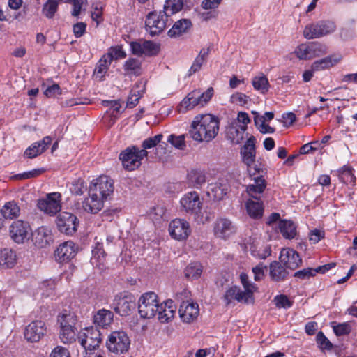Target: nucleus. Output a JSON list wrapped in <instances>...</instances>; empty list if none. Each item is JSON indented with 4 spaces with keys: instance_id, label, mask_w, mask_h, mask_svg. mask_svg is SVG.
Masks as SVG:
<instances>
[{
    "instance_id": "f257e3e1",
    "label": "nucleus",
    "mask_w": 357,
    "mask_h": 357,
    "mask_svg": "<svg viewBox=\"0 0 357 357\" xmlns=\"http://www.w3.org/2000/svg\"><path fill=\"white\" fill-rule=\"evenodd\" d=\"M220 130V121L211 114L196 116L190 125L188 135L198 143H208L218 135Z\"/></svg>"
},
{
    "instance_id": "f03ea898",
    "label": "nucleus",
    "mask_w": 357,
    "mask_h": 357,
    "mask_svg": "<svg viewBox=\"0 0 357 357\" xmlns=\"http://www.w3.org/2000/svg\"><path fill=\"white\" fill-rule=\"evenodd\" d=\"M213 89L209 87L206 91L202 92L199 89L190 92L181 102L178 105L180 112H185L191 110L195 107H204L210 101L213 96Z\"/></svg>"
},
{
    "instance_id": "7ed1b4c3",
    "label": "nucleus",
    "mask_w": 357,
    "mask_h": 357,
    "mask_svg": "<svg viewBox=\"0 0 357 357\" xmlns=\"http://www.w3.org/2000/svg\"><path fill=\"white\" fill-rule=\"evenodd\" d=\"M148 151L132 146L123 150L119 154L123 168L128 171H134L142 165V160L148 156Z\"/></svg>"
},
{
    "instance_id": "20e7f679",
    "label": "nucleus",
    "mask_w": 357,
    "mask_h": 357,
    "mask_svg": "<svg viewBox=\"0 0 357 357\" xmlns=\"http://www.w3.org/2000/svg\"><path fill=\"white\" fill-rule=\"evenodd\" d=\"M158 295L152 291L143 294L138 301V312L142 318H153L159 310Z\"/></svg>"
},
{
    "instance_id": "39448f33",
    "label": "nucleus",
    "mask_w": 357,
    "mask_h": 357,
    "mask_svg": "<svg viewBox=\"0 0 357 357\" xmlns=\"http://www.w3.org/2000/svg\"><path fill=\"white\" fill-rule=\"evenodd\" d=\"M336 29L335 23L330 20H320L307 24L303 30L306 39L319 38L333 33Z\"/></svg>"
},
{
    "instance_id": "423d86ee",
    "label": "nucleus",
    "mask_w": 357,
    "mask_h": 357,
    "mask_svg": "<svg viewBox=\"0 0 357 357\" xmlns=\"http://www.w3.org/2000/svg\"><path fill=\"white\" fill-rule=\"evenodd\" d=\"M130 340L123 331H113L108 336L106 342L107 349L115 354H122L128 351Z\"/></svg>"
},
{
    "instance_id": "0eeeda50",
    "label": "nucleus",
    "mask_w": 357,
    "mask_h": 357,
    "mask_svg": "<svg viewBox=\"0 0 357 357\" xmlns=\"http://www.w3.org/2000/svg\"><path fill=\"white\" fill-rule=\"evenodd\" d=\"M168 17L169 14L165 11L149 13L145 21L146 31L152 36L161 33L167 26Z\"/></svg>"
},
{
    "instance_id": "6e6552de",
    "label": "nucleus",
    "mask_w": 357,
    "mask_h": 357,
    "mask_svg": "<svg viewBox=\"0 0 357 357\" xmlns=\"http://www.w3.org/2000/svg\"><path fill=\"white\" fill-rule=\"evenodd\" d=\"M114 181L107 176L102 175L92 181L89 186L92 192L105 200L110 199L114 192Z\"/></svg>"
},
{
    "instance_id": "1a4fd4ad",
    "label": "nucleus",
    "mask_w": 357,
    "mask_h": 357,
    "mask_svg": "<svg viewBox=\"0 0 357 357\" xmlns=\"http://www.w3.org/2000/svg\"><path fill=\"white\" fill-rule=\"evenodd\" d=\"M114 311L121 316L128 315L136 307L135 296L128 291H123L115 296L113 302Z\"/></svg>"
},
{
    "instance_id": "9d476101",
    "label": "nucleus",
    "mask_w": 357,
    "mask_h": 357,
    "mask_svg": "<svg viewBox=\"0 0 357 357\" xmlns=\"http://www.w3.org/2000/svg\"><path fill=\"white\" fill-rule=\"evenodd\" d=\"M77 340L85 350L92 351L99 347L102 341L101 333L96 328H86L78 334Z\"/></svg>"
},
{
    "instance_id": "9b49d317",
    "label": "nucleus",
    "mask_w": 357,
    "mask_h": 357,
    "mask_svg": "<svg viewBox=\"0 0 357 357\" xmlns=\"http://www.w3.org/2000/svg\"><path fill=\"white\" fill-rule=\"evenodd\" d=\"M184 211L190 215H193L195 219L201 217L202 202L199 194L195 191L186 193L180 201Z\"/></svg>"
},
{
    "instance_id": "f8f14e48",
    "label": "nucleus",
    "mask_w": 357,
    "mask_h": 357,
    "mask_svg": "<svg viewBox=\"0 0 357 357\" xmlns=\"http://www.w3.org/2000/svg\"><path fill=\"white\" fill-rule=\"evenodd\" d=\"M61 199L60 193H50L45 197L38 199L37 206L45 213L54 215L61 209Z\"/></svg>"
},
{
    "instance_id": "ddd939ff",
    "label": "nucleus",
    "mask_w": 357,
    "mask_h": 357,
    "mask_svg": "<svg viewBox=\"0 0 357 357\" xmlns=\"http://www.w3.org/2000/svg\"><path fill=\"white\" fill-rule=\"evenodd\" d=\"M130 51L137 56H152L160 51V45L151 40H138L130 43Z\"/></svg>"
},
{
    "instance_id": "4468645a",
    "label": "nucleus",
    "mask_w": 357,
    "mask_h": 357,
    "mask_svg": "<svg viewBox=\"0 0 357 357\" xmlns=\"http://www.w3.org/2000/svg\"><path fill=\"white\" fill-rule=\"evenodd\" d=\"M56 223L60 232L66 235H73L77 229L79 222L74 214L62 212L57 216Z\"/></svg>"
},
{
    "instance_id": "2eb2a0df",
    "label": "nucleus",
    "mask_w": 357,
    "mask_h": 357,
    "mask_svg": "<svg viewBox=\"0 0 357 357\" xmlns=\"http://www.w3.org/2000/svg\"><path fill=\"white\" fill-rule=\"evenodd\" d=\"M47 331L46 325L41 320L31 321L26 326L24 330V337L30 342H38L45 335Z\"/></svg>"
},
{
    "instance_id": "dca6fc26",
    "label": "nucleus",
    "mask_w": 357,
    "mask_h": 357,
    "mask_svg": "<svg viewBox=\"0 0 357 357\" xmlns=\"http://www.w3.org/2000/svg\"><path fill=\"white\" fill-rule=\"evenodd\" d=\"M30 226L28 222L18 220L14 221L10 226V238L17 243H22L29 238Z\"/></svg>"
},
{
    "instance_id": "f3484780",
    "label": "nucleus",
    "mask_w": 357,
    "mask_h": 357,
    "mask_svg": "<svg viewBox=\"0 0 357 357\" xmlns=\"http://www.w3.org/2000/svg\"><path fill=\"white\" fill-rule=\"evenodd\" d=\"M77 250V248L73 241L63 242L54 251L55 259L59 263L68 262L75 257Z\"/></svg>"
},
{
    "instance_id": "a211bd4d",
    "label": "nucleus",
    "mask_w": 357,
    "mask_h": 357,
    "mask_svg": "<svg viewBox=\"0 0 357 357\" xmlns=\"http://www.w3.org/2000/svg\"><path fill=\"white\" fill-rule=\"evenodd\" d=\"M280 261L287 268L291 270H295L298 268L302 259L299 254L292 248H282L280 251Z\"/></svg>"
},
{
    "instance_id": "6ab92c4d",
    "label": "nucleus",
    "mask_w": 357,
    "mask_h": 357,
    "mask_svg": "<svg viewBox=\"0 0 357 357\" xmlns=\"http://www.w3.org/2000/svg\"><path fill=\"white\" fill-rule=\"evenodd\" d=\"M169 231L173 238L184 240L190 233L189 223L185 220L175 219L170 222Z\"/></svg>"
},
{
    "instance_id": "aec40b11",
    "label": "nucleus",
    "mask_w": 357,
    "mask_h": 357,
    "mask_svg": "<svg viewBox=\"0 0 357 357\" xmlns=\"http://www.w3.org/2000/svg\"><path fill=\"white\" fill-rule=\"evenodd\" d=\"M183 322L190 324L195 321L199 314V305L197 303L183 302L178 310Z\"/></svg>"
},
{
    "instance_id": "412c9836",
    "label": "nucleus",
    "mask_w": 357,
    "mask_h": 357,
    "mask_svg": "<svg viewBox=\"0 0 357 357\" xmlns=\"http://www.w3.org/2000/svg\"><path fill=\"white\" fill-rule=\"evenodd\" d=\"M255 142V137L251 136L247 139L241 150L243 162L248 166V172H250L252 171L251 165H254L256 157Z\"/></svg>"
},
{
    "instance_id": "4be33fe9",
    "label": "nucleus",
    "mask_w": 357,
    "mask_h": 357,
    "mask_svg": "<svg viewBox=\"0 0 357 357\" xmlns=\"http://www.w3.org/2000/svg\"><path fill=\"white\" fill-rule=\"evenodd\" d=\"M213 231L216 237L225 239L236 232V228L230 220L219 218L214 224Z\"/></svg>"
},
{
    "instance_id": "5701e85b",
    "label": "nucleus",
    "mask_w": 357,
    "mask_h": 357,
    "mask_svg": "<svg viewBox=\"0 0 357 357\" xmlns=\"http://www.w3.org/2000/svg\"><path fill=\"white\" fill-rule=\"evenodd\" d=\"M105 201L98 195L89 190V197L86 198L83 202L82 208L87 213L96 214L102 209Z\"/></svg>"
},
{
    "instance_id": "b1692460",
    "label": "nucleus",
    "mask_w": 357,
    "mask_h": 357,
    "mask_svg": "<svg viewBox=\"0 0 357 357\" xmlns=\"http://www.w3.org/2000/svg\"><path fill=\"white\" fill-rule=\"evenodd\" d=\"M33 241L36 246L45 248L53 242V236L50 229L40 227L33 234Z\"/></svg>"
},
{
    "instance_id": "393cba45",
    "label": "nucleus",
    "mask_w": 357,
    "mask_h": 357,
    "mask_svg": "<svg viewBox=\"0 0 357 357\" xmlns=\"http://www.w3.org/2000/svg\"><path fill=\"white\" fill-rule=\"evenodd\" d=\"M160 309L157 312L158 318L162 323L169 321L175 314L176 307L172 300H167L161 305H159Z\"/></svg>"
},
{
    "instance_id": "a878e982",
    "label": "nucleus",
    "mask_w": 357,
    "mask_h": 357,
    "mask_svg": "<svg viewBox=\"0 0 357 357\" xmlns=\"http://www.w3.org/2000/svg\"><path fill=\"white\" fill-rule=\"evenodd\" d=\"M52 139L49 136L45 137L41 141L33 143L24 151V156L33 158L43 153L51 144Z\"/></svg>"
},
{
    "instance_id": "bb28decb",
    "label": "nucleus",
    "mask_w": 357,
    "mask_h": 357,
    "mask_svg": "<svg viewBox=\"0 0 357 357\" xmlns=\"http://www.w3.org/2000/svg\"><path fill=\"white\" fill-rule=\"evenodd\" d=\"M289 272L287 268L280 261H274L269 266V275L271 279L276 282L287 279Z\"/></svg>"
},
{
    "instance_id": "cd10ccee",
    "label": "nucleus",
    "mask_w": 357,
    "mask_h": 357,
    "mask_svg": "<svg viewBox=\"0 0 357 357\" xmlns=\"http://www.w3.org/2000/svg\"><path fill=\"white\" fill-rule=\"evenodd\" d=\"M254 183L246 188L248 194L255 199H260V195L264 191L266 187V181L262 176L253 177Z\"/></svg>"
},
{
    "instance_id": "c85d7f7f",
    "label": "nucleus",
    "mask_w": 357,
    "mask_h": 357,
    "mask_svg": "<svg viewBox=\"0 0 357 357\" xmlns=\"http://www.w3.org/2000/svg\"><path fill=\"white\" fill-rule=\"evenodd\" d=\"M247 126H241L238 123H233L227 128V137L235 144H240L244 137V132Z\"/></svg>"
},
{
    "instance_id": "c756f323",
    "label": "nucleus",
    "mask_w": 357,
    "mask_h": 357,
    "mask_svg": "<svg viewBox=\"0 0 357 357\" xmlns=\"http://www.w3.org/2000/svg\"><path fill=\"white\" fill-rule=\"evenodd\" d=\"M126 75L139 76L143 73L142 61L136 58L130 57L126 60L123 66Z\"/></svg>"
},
{
    "instance_id": "7c9ffc66",
    "label": "nucleus",
    "mask_w": 357,
    "mask_h": 357,
    "mask_svg": "<svg viewBox=\"0 0 357 357\" xmlns=\"http://www.w3.org/2000/svg\"><path fill=\"white\" fill-rule=\"evenodd\" d=\"M192 26V22L188 19H181L175 22L168 31V36L176 38L188 31Z\"/></svg>"
},
{
    "instance_id": "2f4dec72",
    "label": "nucleus",
    "mask_w": 357,
    "mask_h": 357,
    "mask_svg": "<svg viewBox=\"0 0 357 357\" xmlns=\"http://www.w3.org/2000/svg\"><path fill=\"white\" fill-rule=\"evenodd\" d=\"M230 190V185L226 177H221L211 189L215 199L221 200Z\"/></svg>"
},
{
    "instance_id": "473e14b6",
    "label": "nucleus",
    "mask_w": 357,
    "mask_h": 357,
    "mask_svg": "<svg viewBox=\"0 0 357 357\" xmlns=\"http://www.w3.org/2000/svg\"><path fill=\"white\" fill-rule=\"evenodd\" d=\"M114 314L110 310H100L93 317V323L100 327L105 328L110 325L113 321Z\"/></svg>"
},
{
    "instance_id": "72a5a7b5",
    "label": "nucleus",
    "mask_w": 357,
    "mask_h": 357,
    "mask_svg": "<svg viewBox=\"0 0 357 357\" xmlns=\"http://www.w3.org/2000/svg\"><path fill=\"white\" fill-rule=\"evenodd\" d=\"M256 200L248 199L245 206L248 214L252 218L258 219L263 215L264 207L262 202L259 199Z\"/></svg>"
},
{
    "instance_id": "f704fd0d",
    "label": "nucleus",
    "mask_w": 357,
    "mask_h": 357,
    "mask_svg": "<svg viewBox=\"0 0 357 357\" xmlns=\"http://www.w3.org/2000/svg\"><path fill=\"white\" fill-rule=\"evenodd\" d=\"M16 263L17 256L13 250L8 248L0 250V266L12 268Z\"/></svg>"
},
{
    "instance_id": "c9c22d12",
    "label": "nucleus",
    "mask_w": 357,
    "mask_h": 357,
    "mask_svg": "<svg viewBox=\"0 0 357 357\" xmlns=\"http://www.w3.org/2000/svg\"><path fill=\"white\" fill-rule=\"evenodd\" d=\"M278 229L282 236L287 239H292L296 235V227L291 220H282L279 221Z\"/></svg>"
},
{
    "instance_id": "e433bc0d",
    "label": "nucleus",
    "mask_w": 357,
    "mask_h": 357,
    "mask_svg": "<svg viewBox=\"0 0 357 357\" xmlns=\"http://www.w3.org/2000/svg\"><path fill=\"white\" fill-rule=\"evenodd\" d=\"M77 316L74 312L64 310L59 314L57 317V321L60 328L75 327L77 324Z\"/></svg>"
},
{
    "instance_id": "4c0bfd02",
    "label": "nucleus",
    "mask_w": 357,
    "mask_h": 357,
    "mask_svg": "<svg viewBox=\"0 0 357 357\" xmlns=\"http://www.w3.org/2000/svg\"><path fill=\"white\" fill-rule=\"evenodd\" d=\"M249 249L252 255L260 259H264L271 254L269 245L260 244L259 242L250 244Z\"/></svg>"
},
{
    "instance_id": "58836bf2",
    "label": "nucleus",
    "mask_w": 357,
    "mask_h": 357,
    "mask_svg": "<svg viewBox=\"0 0 357 357\" xmlns=\"http://www.w3.org/2000/svg\"><path fill=\"white\" fill-rule=\"evenodd\" d=\"M211 46H209L206 48H202L198 56L195 58L192 65L191 66L189 72L190 74L192 75L199 71L202 65L206 62V59L211 52Z\"/></svg>"
},
{
    "instance_id": "ea45409f",
    "label": "nucleus",
    "mask_w": 357,
    "mask_h": 357,
    "mask_svg": "<svg viewBox=\"0 0 357 357\" xmlns=\"http://www.w3.org/2000/svg\"><path fill=\"white\" fill-rule=\"evenodd\" d=\"M0 211L4 219H13L18 217L20 213V208L14 201L6 203Z\"/></svg>"
},
{
    "instance_id": "a19ab883",
    "label": "nucleus",
    "mask_w": 357,
    "mask_h": 357,
    "mask_svg": "<svg viewBox=\"0 0 357 357\" xmlns=\"http://www.w3.org/2000/svg\"><path fill=\"white\" fill-rule=\"evenodd\" d=\"M112 63L110 61V58L109 59V56H105V54L100 59L98 62L96 64V66L94 69L93 74L96 77H99L102 79L107 73V70Z\"/></svg>"
},
{
    "instance_id": "79ce46f5",
    "label": "nucleus",
    "mask_w": 357,
    "mask_h": 357,
    "mask_svg": "<svg viewBox=\"0 0 357 357\" xmlns=\"http://www.w3.org/2000/svg\"><path fill=\"white\" fill-rule=\"evenodd\" d=\"M340 59L333 56H328L320 60L314 61L311 66L312 70H322L329 68L338 63Z\"/></svg>"
},
{
    "instance_id": "37998d69",
    "label": "nucleus",
    "mask_w": 357,
    "mask_h": 357,
    "mask_svg": "<svg viewBox=\"0 0 357 357\" xmlns=\"http://www.w3.org/2000/svg\"><path fill=\"white\" fill-rule=\"evenodd\" d=\"M77 329L75 327L60 328L59 338L63 344H72L76 341Z\"/></svg>"
},
{
    "instance_id": "c03bdc74",
    "label": "nucleus",
    "mask_w": 357,
    "mask_h": 357,
    "mask_svg": "<svg viewBox=\"0 0 357 357\" xmlns=\"http://www.w3.org/2000/svg\"><path fill=\"white\" fill-rule=\"evenodd\" d=\"M252 84L254 89L260 91L262 94L266 93L270 87L268 78L263 74H261L259 76H255L252 79Z\"/></svg>"
},
{
    "instance_id": "a18cd8bd",
    "label": "nucleus",
    "mask_w": 357,
    "mask_h": 357,
    "mask_svg": "<svg viewBox=\"0 0 357 357\" xmlns=\"http://www.w3.org/2000/svg\"><path fill=\"white\" fill-rule=\"evenodd\" d=\"M203 271V267L199 262L190 263L185 269V275L186 278L195 280L199 278Z\"/></svg>"
},
{
    "instance_id": "49530a36",
    "label": "nucleus",
    "mask_w": 357,
    "mask_h": 357,
    "mask_svg": "<svg viewBox=\"0 0 357 357\" xmlns=\"http://www.w3.org/2000/svg\"><path fill=\"white\" fill-rule=\"evenodd\" d=\"M183 0H166L164 5V10L166 13L173 15L182 10Z\"/></svg>"
},
{
    "instance_id": "de8ad7c7",
    "label": "nucleus",
    "mask_w": 357,
    "mask_h": 357,
    "mask_svg": "<svg viewBox=\"0 0 357 357\" xmlns=\"http://www.w3.org/2000/svg\"><path fill=\"white\" fill-rule=\"evenodd\" d=\"M296 56L303 60H310L314 58V54H312L310 44L299 45L294 52Z\"/></svg>"
},
{
    "instance_id": "09e8293b",
    "label": "nucleus",
    "mask_w": 357,
    "mask_h": 357,
    "mask_svg": "<svg viewBox=\"0 0 357 357\" xmlns=\"http://www.w3.org/2000/svg\"><path fill=\"white\" fill-rule=\"evenodd\" d=\"M58 0H47L43 5V14L47 18H52L58 10Z\"/></svg>"
},
{
    "instance_id": "8fccbe9b",
    "label": "nucleus",
    "mask_w": 357,
    "mask_h": 357,
    "mask_svg": "<svg viewBox=\"0 0 357 357\" xmlns=\"http://www.w3.org/2000/svg\"><path fill=\"white\" fill-rule=\"evenodd\" d=\"M189 181L196 187L202 185L206 182V176L203 172L192 170L188 174Z\"/></svg>"
},
{
    "instance_id": "3c124183",
    "label": "nucleus",
    "mask_w": 357,
    "mask_h": 357,
    "mask_svg": "<svg viewBox=\"0 0 357 357\" xmlns=\"http://www.w3.org/2000/svg\"><path fill=\"white\" fill-rule=\"evenodd\" d=\"M340 178L344 183L354 185L356 177L354 174V169L349 167H344L340 172Z\"/></svg>"
},
{
    "instance_id": "603ef678",
    "label": "nucleus",
    "mask_w": 357,
    "mask_h": 357,
    "mask_svg": "<svg viewBox=\"0 0 357 357\" xmlns=\"http://www.w3.org/2000/svg\"><path fill=\"white\" fill-rule=\"evenodd\" d=\"M105 56H109L110 61L113 60H117L120 59H124L126 57V53L123 50L121 46H115L109 48L107 53L105 54Z\"/></svg>"
},
{
    "instance_id": "864d4df0",
    "label": "nucleus",
    "mask_w": 357,
    "mask_h": 357,
    "mask_svg": "<svg viewBox=\"0 0 357 357\" xmlns=\"http://www.w3.org/2000/svg\"><path fill=\"white\" fill-rule=\"evenodd\" d=\"M334 333L337 336L349 334L351 332V327L349 322H344L336 324L335 322L331 323Z\"/></svg>"
},
{
    "instance_id": "5fc2aeb1",
    "label": "nucleus",
    "mask_w": 357,
    "mask_h": 357,
    "mask_svg": "<svg viewBox=\"0 0 357 357\" xmlns=\"http://www.w3.org/2000/svg\"><path fill=\"white\" fill-rule=\"evenodd\" d=\"M167 142L171 143L174 147L178 149L183 150L185 148L184 135H181L178 136L170 135L168 137Z\"/></svg>"
},
{
    "instance_id": "6e6d98bb",
    "label": "nucleus",
    "mask_w": 357,
    "mask_h": 357,
    "mask_svg": "<svg viewBox=\"0 0 357 357\" xmlns=\"http://www.w3.org/2000/svg\"><path fill=\"white\" fill-rule=\"evenodd\" d=\"M162 138L163 135L162 134H158L154 137L147 138L142 142V149L146 151V149L156 146L160 142Z\"/></svg>"
},
{
    "instance_id": "4d7b16f0",
    "label": "nucleus",
    "mask_w": 357,
    "mask_h": 357,
    "mask_svg": "<svg viewBox=\"0 0 357 357\" xmlns=\"http://www.w3.org/2000/svg\"><path fill=\"white\" fill-rule=\"evenodd\" d=\"M316 338L319 347L321 350H331L333 348L332 343L328 340V339L325 336V335L321 331L319 332L317 334Z\"/></svg>"
},
{
    "instance_id": "13d9d810",
    "label": "nucleus",
    "mask_w": 357,
    "mask_h": 357,
    "mask_svg": "<svg viewBox=\"0 0 357 357\" xmlns=\"http://www.w3.org/2000/svg\"><path fill=\"white\" fill-rule=\"evenodd\" d=\"M254 122L259 130L263 134H271L275 132V128L269 126L266 122H263L261 118H254Z\"/></svg>"
},
{
    "instance_id": "bf43d9fd",
    "label": "nucleus",
    "mask_w": 357,
    "mask_h": 357,
    "mask_svg": "<svg viewBox=\"0 0 357 357\" xmlns=\"http://www.w3.org/2000/svg\"><path fill=\"white\" fill-rule=\"evenodd\" d=\"M267 271V266L263 263H259L252 268L254 279L255 281H259L264 278L265 272Z\"/></svg>"
},
{
    "instance_id": "052dcab7",
    "label": "nucleus",
    "mask_w": 357,
    "mask_h": 357,
    "mask_svg": "<svg viewBox=\"0 0 357 357\" xmlns=\"http://www.w3.org/2000/svg\"><path fill=\"white\" fill-rule=\"evenodd\" d=\"M314 268H307L294 273V276L300 280H306L315 275Z\"/></svg>"
},
{
    "instance_id": "680f3d73",
    "label": "nucleus",
    "mask_w": 357,
    "mask_h": 357,
    "mask_svg": "<svg viewBox=\"0 0 357 357\" xmlns=\"http://www.w3.org/2000/svg\"><path fill=\"white\" fill-rule=\"evenodd\" d=\"M236 300L238 302L248 303L250 301L253 300V294H250V291H242L238 287Z\"/></svg>"
},
{
    "instance_id": "e2e57ef3",
    "label": "nucleus",
    "mask_w": 357,
    "mask_h": 357,
    "mask_svg": "<svg viewBox=\"0 0 357 357\" xmlns=\"http://www.w3.org/2000/svg\"><path fill=\"white\" fill-rule=\"evenodd\" d=\"M275 305L279 308H289L292 305V302L290 301L288 297L285 295H278L275 297Z\"/></svg>"
},
{
    "instance_id": "0e129e2a",
    "label": "nucleus",
    "mask_w": 357,
    "mask_h": 357,
    "mask_svg": "<svg viewBox=\"0 0 357 357\" xmlns=\"http://www.w3.org/2000/svg\"><path fill=\"white\" fill-rule=\"evenodd\" d=\"M237 289L238 287L234 286L226 291L223 300L227 305H229L233 300H236Z\"/></svg>"
},
{
    "instance_id": "69168bd1",
    "label": "nucleus",
    "mask_w": 357,
    "mask_h": 357,
    "mask_svg": "<svg viewBox=\"0 0 357 357\" xmlns=\"http://www.w3.org/2000/svg\"><path fill=\"white\" fill-rule=\"evenodd\" d=\"M249 97L247 96L245 94L242 93H234L231 98L230 101L232 103L238 104L240 105H244L248 102Z\"/></svg>"
},
{
    "instance_id": "338daca9",
    "label": "nucleus",
    "mask_w": 357,
    "mask_h": 357,
    "mask_svg": "<svg viewBox=\"0 0 357 357\" xmlns=\"http://www.w3.org/2000/svg\"><path fill=\"white\" fill-rule=\"evenodd\" d=\"M324 235L323 230L315 229L310 232L309 239L312 243L315 244L324 238Z\"/></svg>"
},
{
    "instance_id": "774afa93",
    "label": "nucleus",
    "mask_w": 357,
    "mask_h": 357,
    "mask_svg": "<svg viewBox=\"0 0 357 357\" xmlns=\"http://www.w3.org/2000/svg\"><path fill=\"white\" fill-rule=\"evenodd\" d=\"M50 357H70V356L66 348L61 346H57L52 350Z\"/></svg>"
}]
</instances>
